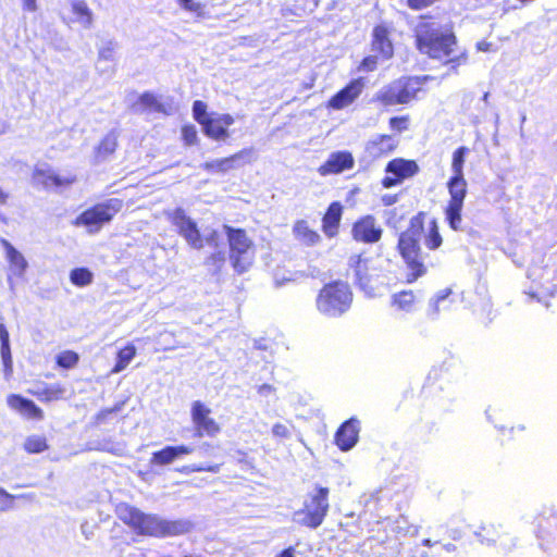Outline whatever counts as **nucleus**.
<instances>
[{"label":"nucleus","instance_id":"3c124183","mask_svg":"<svg viewBox=\"0 0 557 557\" xmlns=\"http://www.w3.org/2000/svg\"><path fill=\"white\" fill-rule=\"evenodd\" d=\"M22 2H23V8L26 11L35 12L37 10L36 0H22Z\"/></svg>","mask_w":557,"mask_h":557},{"label":"nucleus","instance_id":"9d476101","mask_svg":"<svg viewBox=\"0 0 557 557\" xmlns=\"http://www.w3.org/2000/svg\"><path fill=\"white\" fill-rule=\"evenodd\" d=\"M166 218L178 228L180 234L194 248L200 249L203 246L197 224L188 218L184 210L177 208L172 211H165Z\"/></svg>","mask_w":557,"mask_h":557},{"label":"nucleus","instance_id":"a18cd8bd","mask_svg":"<svg viewBox=\"0 0 557 557\" xmlns=\"http://www.w3.org/2000/svg\"><path fill=\"white\" fill-rule=\"evenodd\" d=\"M376 67V58L368 57L361 63V69L367 71H373Z\"/></svg>","mask_w":557,"mask_h":557},{"label":"nucleus","instance_id":"a878e982","mask_svg":"<svg viewBox=\"0 0 557 557\" xmlns=\"http://www.w3.org/2000/svg\"><path fill=\"white\" fill-rule=\"evenodd\" d=\"M396 147V141L392 136L379 135L371 139L367 145V150L374 157L388 153Z\"/></svg>","mask_w":557,"mask_h":557},{"label":"nucleus","instance_id":"6ab92c4d","mask_svg":"<svg viewBox=\"0 0 557 557\" xmlns=\"http://www.w3.org/2000/svg\"><path fill=\"white\" fill-rule=\"evenodd\" d=\"M0 244L3 247L4 255L10 264L11 271L14 275L22 277L28 267L25 257L5 238H1Z\"/></svg>","mask_w":557,"mask_h":557},{"label":"nucleus","instance_id":"de8ad7c7","mask_svg":"<svg viewBox=\"0 0 557 557\" xmlns=\"http://www.w3.org/2000/svg\"><path fill=\"white\" fill-rule=\"evenodd\" d=\"M435 1L436 0H408V3L413 9H420V8L426 7Z\"/></svg>","mask_w":557,"mask_h":557},{"label":"nucleus","instance_id":"c85d7f7f","mask_svg":"<svg viewBox=\"0 0 557 557\" xmlns=\"http://www.w3.org/2000/svg\"><path fill=\"white\" fill-rule=\"evenodd\" d=\"M0 342H1V358L4 366L5 374L12 372V356L10 348V335L3 323H0Z\"/></svg>","mask_w":557,"mask_h":557},{"label":"nucleus","instance_id":"72a5a7b5","mask_svg":"<svg viewBox=\"0 0 557 557\" xmlns=\"http://www.w3.org/2000/svg\"><path fill=\"white\" fill-rule=\"evenodd\" d=\"M414 295L412 292H400L393 296V305L396 306L399 310L410 311L414 304Z\"/></svg>","mask_w":557,"mask_h":557},{"label":"nucleus","instance_id":"b1692460","mask_svg":"<svg viewBox=\"0 0 557 557\" xmlns=\"http://www.w3.org/2000/svg\"><path fill=\"white\" fill-rule=\"evenodd\" d=\"M372 47L374 51L380 52L385 59L393 55V45L385 26L379 25L374 28Z\"/></svg>","mask_w":557,"mask_h":557},{"label":"nucleus","instance_id":"49530a36","mask_svg":"<svg viewBox=\"0 0 557 557\" xmlns=\"http://www.w3.org/2000/svg\"><path fill=\"white\" fill-rule=\"evenodd\" d=\"M99 58L103 59V60H112L113 59V48L110 45L102 47L99 50Z\"/></svg>","mask_w":557,"mask_h":557},{"label":"nucleus","instance_id":"ea45409f","mask_svg":"<svg viewBox=\"0 0 557 557\" xmlns=\"http://www.w3.org/2000/svg\"><path fill=\"white\" fill-rule=\"evenodd\" d=\"M180 4L197 16H201L205 12V5L197 0H180Z\"/></svg>","mask_w":557,"mask_h":557},{"label":"nucleus","instance_id":"6e6552de","mask_svg":"<svg viewBox=\"0 0 557 557\" xmlns=\"http://www.w3.org/2000/svg\"><path fill=\"white\" fill-rule=\"evenodd\" d=\"M467 181L465 177L451 176L447 183L450 199L445 210L449 226L457 231L460 230L462 218L461 211L467 195Z\"/></svg>","mask_w":557,"mask_h":557},{"label":"nucleus","instance_id":"39448f33","mask_svg":"<svg viewBox=\"0 0 557 557\" xmlns=\"http://www.w3.org/2000/svg\"><path fill=\"white\" fill-rule=\"evenodd\" d=\"M230 243V259L237 273L246 272L253 261L252 242L244 230L224 225Z\"/></svg>","mask_w":557,"mask_h":557},{"label":"nucleus","instance_id":"5701e85b","mask_svg":"<svg viewBox=\"0 0 557 557\" xmlns=\"http://www.w3.org/2000/svg\"><path fill=\"white\" fill-rule=\"evenodd\" d=\"M343 206L335 201L332 202L323 216V232L327 237H334L337 234L342 220Z\"/></svg>","mask_w":557,"mask_h":557},{"label":"nucleus","instance_id":"4be33fe9","mask_svg":"<svg viewBox=\"0 0 557 557\" xmlns=\"http://www.w3.org/2000/svg\"><path fill=\"white\" fill-rule=\"evenodd\" d=\"M193 447L181 445V446H168L159 451L152 454L151 463L158 466H165L172 463L182 455H188L193 453Z\"/></svg>","mask_w":557,"mask_h":557},{"label":"nucleus","instance_id":"473e14b6","mask_svg":"<svg viewBox=\"0 0 557 557\" xmlns=\"http://www.w3.org/2000/svg\"><path fill=\"white\" fill-rule=\"evenodd\" d=\"M92 273L86 268H77L71 271V282L79 287L87 286L92 282Z\"/></svg>","mask_w":557,"mask_h":557},{"label":"nucleus","instance_id":"1a4fd4ad","mask_svg":"<svg viewBox=\"0 0 557 557\" xmlns=\"http://www.w3.org/2000/svg\"><path fill=\"white\" fill-rule=\"evenodd\" d=\"M398 246L403 258L411 270L407 276V282L412 283L425 273V268L420 258L418 242L409 233H404L399 238Z\"/></svg>","mask_w":557,"mask_h":557},{"label":"nucleus","instance_id":"338daca9","mask_svg":"<svg viewBox=\"0 0 557 557\" xmlns=\"http://www.w3.org/2000/svg\"><path fill=\"white\" fill-rule=\"evenodd\" d=\"M186 557H198V556L190 555V556H186Z\"/></svg>","mask_w":557,"mask_h":557},{"label":"nucleus","instance_id":"e433bc0d","mask_svg":"<svg viewBox=\"0 0 557 557\" xmlns=\"http://www.w3.org/2000/svg\"><path fill=\"white\" fill-rule=\"evenodd\" d=\"M207 108V103L201 100H196L193 104V116L201 126L212 115V112L209 113Z\"/></svg>","mask_w":557,"mask_h":557},{"label":"nucleus","instance_id":"680f3d73","mask_svg":"<svg viewBox=\"0 0 557 557\" xmlns=\"http://www.w3.org/2000/svg\"><path fill=\"white\" fill-rule=\"evenodd\" d=\"M4 133V127L3 125L0 124V134Z\"/></svg>","mask_w":557,"mask_h":557},{"label":"nucleus","instance_id":"4d7b16f0","mask_svg":"<svg viewBox=\"0 0 557 557\" xmlns=\"http://www.w3.org/2000/svg\"><path fill=\"white\" fill-rule=\"evenodd\" d=\"M216 236H218V235H216V232H215V231H213V232H212V233L207 237V239H206V240H207V243H208L209 245L216 246Z\"/></svg>","mask_w":557,"mask_h":557},{"label":"nucleus","instance_id":"79ce46f5","mask_svg":"<svg viewBox=\"0 0 557 557\" xmlns=\"http://www.w3.org/2000/svg\"><path fill=\"white\" fill-rule=\"evenodd\" d=\"M272 434L277 438H288L292 435L289 428L283 423H275L272 426Z\"/></svg>","mask_w":557,"mask_h":557},{"label":"nucleus","instance_id":"603ef678","mask_svg":"<svg viewBox=\"0 0 557 557\" xmlns=\"http://www.w3.org/2000/svg\"><path fill=\"white\" fill-rule=\"evenodd\" d=\"M492 44L487 41H480L476 44V49L482 52H487L491 50Z\"/></svg>","mask_w":557,"mask_h":557},{"label":"nucleus","instance_id":"cd10ccee","mask_svg":"<svg viewBox=\"0 0 557 557\" xmlns=\"http://www.w3.org/2000/svg\"><path fill=\"white\" fill-rule=\"evenodd\" d=\"M372 259L369 257H363L362 255L352 256L350 258L349 264L355 269L356 276L359 280V283L362 287H366L369 272L371 270Z\"/></svg>","mask_w":557,"mask_h":557},{"label":"nucleus","instance_id":"393cba45","mask_svg":"<svg viewBox=\"0 0 557 557\" xmlns=\"http://www.w3.org/2000/svg\"><path fill=\"white\" fill-rule=\"evenodd\" d=\"M117 147V139L114 134H108L102 138L99 145L95 148L92 162L95 164L102 163L112 156Z\"/></svg>","mask_w":557,"mask_h":557},{"label":"nucleus","instance_id":"f03ea898","mask_svg":"<svg viewBox=\"0 0 557 557\" xmlns=\"http://www.w3.org/2000/svg\"><path fill=\"white\" fill-rule=\"evenodd\" d=\"M417 47L433 59H447V62H466V54L454 57L456 37L449 29H443L433 22L420 23L416 28Z\"/></svg>","mask_w":557,"mask_h":557},{"label":"nucleus","instance_id":"0eeeda50","mask_svg":"<svg viewBox=\"0 0 557 557\" xmlns=\"http://www.w3.org/2000/svg\"><path fill=\"white\" fill-rule=\"evenodd\" d=\"M422 82L418 77L399 79L380 90L376 100L384 106L404 104L414 99L421 90Z\"/></svg>","mask_w":557,"mask_h":557},{"label":"nucleus","instance_id":"6e6d98bb","mask_svg":"<svg viewBox=\"0 0 557 557\" xmlns=\"http://www.w3.org/2000/svg\"><path fill=\"white\" fill-rule=\"evenodd\" d=\"M278 557H296L295 556V548L294 547H288L286 549H284L280 555Z\"/></svg>","mask_w":557,"mask_h":557},{"label":"nucleus","instance_id":"bb28decb","mask_svg":"<svg viewBox=\"0 0 557 557\" xmlns=\"http://www.w3.org/2000/svg\"><path fill=\"white\" fill-rule=\"evenodd\" d=\"M293 233L300 243L312 246L319 243L320 235L311 230L308 223L304 220H299L294 224Z\"/></svg>","mask_w":557,"mask_h":557},{"label":"nucleus","instance_id":"f704fd0d","mask_svg":"<svg viewBox=\"0 0 557 557\" xmlns=\"http://www.w3.org/2000/svg\"><path fill=\"white\" fill-rule=\"evenodd\" d=\"M24 448L30 454H38L48 448L46 438L40 435H33L26 438Z\"/></svg>","mask_w":557,"mask_h":557},{"label":"nucleus","instance_id":"20e7f679","mask_svg":"<svg viewBox=\"0 0 557 557\" xmlns=\"http://www.w3.org/2000/svg\"><path fill=\"white\" fill-rule=\"evenodd\" d=\"M329 493L327 487L317 486L308 494L304 508L293 513V521L310 529L320 527L330 508Z\"/></svg>","mask_w":557,"mask_h":557},{"label":"nucleus","instance_id":"f257e3e1","mask_svg":"<svg viewBox=\"0 0 557 557\" xmlns=\"http://www.w3.org/2000/svg\"><path fill=\"white\" fill-rule=\"evenodd\" d=\"M117 517L141 535L166 537L186 534L191 531L189 520H166L157 515H147L128 505L120 504L116 507Z\"/></svg>","mask_w":557,"mask_h":557},{"label":"nucleus","instance_id":"9b49d317","mask_svg":"<svg viewBox=\"0 0 557 557\" xmlns=\"http://www.w3.org/2000/svg\"><path fill=\"white\" fill-rule=\"evenodd\" d=\"M383 234V228L373 215H364L357 220L351 228L355 240L364 244L377 243Z\"/></svg>","mask_w":557,"mask_h":557},{"label":"nucleus","instance_id":"c03bdc74","mask_svg":"<svg viewBox=\"0 0 557 557\" xmlns=\"http://www.w3.org/2000/svg\"><path fill=\"white\" fill-rule=\"evenodd\" d=\"M389 124L393 129L401 132L407 128V117H392Z\"/></svg>","mask_w":557,"mask_h":557},{"label":"nucleus","instance_id":"c9c22d12","mask_svg":"<svg viewBox=\"0 0 557 557\" xmlns=\"http://www.w3.org/2000/svg\"><path fill=\"white\" fill-rule=\"evenodd\" d=\"M442 245V236L438 233V226L435 220H432L429 226V234L425 237V246L430 249H436Z\"/></svg>","mask_w":557,"mask_h":557},{"label":"nucleus","instance_id":"c756f323","mask_svg":"<svg viewBox=\"0 0 557 557\" xmlns=\"http://www.w3.org/2000/svg\"><path fill=\"white\" fill-rule=\"evenodd\" d=\"M137 354V350H136V347L132 344H128L127 346H125L124 348H122L119 352H117V356H116V363L115 366L113 367V369L111 370V373L115 374V373H120L122 372L124 369H126V367L132 362V360L135 358Z\"/></svg>","mask_w":557,"mask_h":557},{"label":"nucleus","instance_id":"4c0bfd02","mask_svg":"<svg viewBox=\"0 0 557 557\" xmlns=\"http://www.w3.org/2000/svg\"><path fill=\"white\" fill-rule=\"evenodd\" d=\"M181 135L185 146H195L198 144L199 137L195 125H184L181 129Z\"/></svg>","mask_w":557,"mask_h":557},{"label":"nucleus","instance_id":"7c9ffc66","mask_svg":"<svg viewBox=\"0 0 557 557\" xmlns=\"http://www.w3.org/2000/svg\"><path fill=\"white\" fill-rule=\"evenodd\" d=\"M72 12L77 16V22L84 27L89 28L92 24V12L85 1L78 0L72 3Z\"/></svg>","mask_w":557,"mask_h":557},{"label":"nucleus","instance_id":"a19ab883","mask_svg":"<svg viewBox=\"0 0 557 557\" xmlns=\"http://www.w3.org/2000/svg\"><path fill=\"white\" fill-rule=\"evenodd\" d=\"M156 104H157L156 97L149 92L141 95L139 98V101L137 103V106L139 107L138 110L153 108Z\"/></svg>","mask_w":557,"mask_h":557},{"label":"nucleus","instance_id":"58836bf2","mask_svg":"<svg viewBox=\"0 0 557 557\" xmlns=\"http://www.w3.org/2000/svg\"><path fill=\"white\" fill-rule=\"evenodd\" d=\"M78 355L72 350H65L58 355L57 362L62 368H73L78 362Z\"/></svg>","mask_w":557,"mask_h":557},{"label":"nucleus","instance_id":"2eb2a0df","mask_svg":"<svg viewBox=\"0 0 557 557\" xmlns=\"http://www.w3.org/2000/svg\"><path fill=\"white\" fill-rule=\"evenodd\" d=\"M191 420L199 434L214 435L220 431L219 424L210 417L211 409L200 400L191 404Z\"/></svg>","mask_w":557,"mask_h":557},{"label":"nucleus","instance_id":"a211bd4d","mask_svg":"<svg viewBox=\"0 0 557 557\" xmlns=\"http://www.w3.org/2000/svg\"><path fill=\"white\" fill-rule=\"evenodd\" d=\"M359 434V421L350 419L346 421L336 433V444L342 450H349L352 448Z\"/></svg>","mask_w":557,"mask_h":557},{"label":"nucleus","instance_id":"8fccbe9b","mask_svg":"<svg viewBox=\"0 0 557 557\" xmlns=\"http://www.w3.org/2000/svg\"><path fill=\"white\" fill-rule=\"evenodd\" d=\"M13 496L8 494L3 488H0V502L3 503L7 507H10L12 504Z\"/></svg>","mask_w":557,"mask_h":557},{"label":"nucleus","instance_id":"423d86ee","mask_svg":"<svg viewBox=\"0 0 557 557\" xmlns=\"http://www.w3.org/2000/svg\"><path fill=\"white\" fill-rule=\"evenodd\" d=\"M123 201L117 198H111L104 202L98 203L79 214L74 224L76 226H85L89 233H97L104 223L121 211Z\"/></svg>","mask_w":557,"mask_h":557},{"label":"nucleus","instance_id":"052dcab7","mask_svg":"<svg viewBox=\"0 0 557 557\" xmlns=\"http://www.w3.org/2000/svg\"><path fill=\"white\" fill-rule=\"evenodd\" d=\"M488 97H490V94H488V92H485V94L483 95V97H482V100H483L485 103H487V101H488Z\"/></svg>","mask_w":557,"mask_h":557},{"label":"nucleus","instance_id":"0e129e2a","mask_svg":"<svg viewBox=\"0 0 557 557\" xmlns=\"http://www.w3.org/2000/svg\"><path fill=\"white\" fill-rule=\"evenodd\" d=\"M386 203H387V205H391V203H392L391 198H387V202H386Z\"/></svg>","mask_w":557,"mask_h":557},{"label":"nucleus","instance_id":"864d4df0","mask_svg":"<svg viewBox=\"0 0 557 557\" xmlns=\"http://www.w3.org/2000/svg\"><path fill=\"white\" fill-rule=\"evenodd\" d=\"M193 471H210V472H218L219 471V466L214 465V466H210V467H207V468H203V467H193L191 468Z\"/></svg>","mask_w":557,"mask_h":557},{"label":"nucleus","instance_id":"2f4dec72","mask_svg":"<svg viewBox=\"0 0 557 557\" xmlns=\"http://www.w3.org/2000/svg\"><path fill=\"white\" fill-rule=\"evenodd\" d=\"M469 152L467 147H459L453 152L451 156V172L453 176L465 177L463 166L466 162V156Z\"/></svg>","mask_w":557,"mask_h":557},{"label":"nucleus","instance_id":"7ed1b4c3","mask_svg":"<svg viewBox=\"0 0 557 557\" xmlns=\"http://www.w3.org/2000/svg\"><path fill=\"white\" fill-rule=\"evenodd\" d=\"M352 293L343 282L326 284L315 299L317 310L326 317H339L351 306Z\"/></svg>","mask_w":557,"mask_h":557},{"label":"nucleus","instance_id":"e2e57ef3","mask_svg":"<svg viewBox=\"0 0 557 557\" xmlns=\"http://www.w3.org/2000/svg\"><path fill=\"white\" fill-rule=\"evenodd\" d=\"M424 545L430 546V540H425Z\"/></svg>","mask_w":557,"mask_h":557},{"label":"nucleus","instance_id":"37998d69","mask_svg":"<svg viewBox=\"0 0 557 557\" xmlns=\"http://www.w3.org/2000/svg\"><path fill=\"white\" fill-rule=\"evenodd\" d=\"M552 272H553L552 270H545L544 275L542 277V280H543L542 286H543L544 290L547 294H549L550 296H553L554 294L557 293V283H553L552 285L548 284Z\"/></svg>","mask_w":557,"mask_h":557},{"label":"nucleus","instance_id":"dca6fc26","mask_svg":"<svg viewBox=\"0 0 557 557\" xmlns=\"http://www.w3.org/2000/svg\"><path fill=\"white\" fill-rule=\"evenodd\" d=\"M386 172L395 176H386L383 180V186L389 188L403 180L413 176L418 172V165L414 161L395 159L387 164Z\"/></svg>","mask_w":557,"mask_h":557},{"label":"nucleus","instance_id":"f3484780","mask_svg":"<svg viewBox=\"0 0 557 557\" xmlns=\"http://www.w3.org/2000/svg\"><path fill=\"white\" fill-rule=\"evenodd\" d=\"M355 165L354 157L348 151H336L329 156L327 160L319 166L318 172L322 176L339 174Z\"/></svg>","mask_w":557,"mask_h":557},{"label":"nucleus","instance_id":"09e8293b","mask_svg":"<svg viewBox=\"0 0 557 557\" xmlns=\"http://www.w3.org/2000/svg\"><path fill=\"white\" fill-rule=\"evenodd\" d=\"M274 391H275L274 387L269 384H262L258 387V393L263 397H268V396L272 395L274 393Z\"/></svg>","mask_w":557,"mask_h":557},{"label":"nucleus","instance_id":"ddd939ff","mask_svg":"<svg viewBox=\"0 0 557 557\" xmlns=\"http://www.w3.org/2000/svg\"><path fill=\"white\" fill-rule=\"evenodd\" d=\"M234 124V117L228 113L212 112L201 126L206 136L213 140H226L230 137L228 127Z\"/></svg>","mask_w":557,"mask_h":557},{"label":"nucleus","instance_id":"5fc2aeb1","mask_svg":"<svg viewBox=\"0 0 557 557\" xmlns=\"http://www.w3.org/2000/svg\"><path fill=\"white\" fill-rule=\"evenodd\" d=\"M9 197V193L0 186V206L7 205Z\"/></svg>","mask_w":557,"mask_h":557},{"label":"nucleus","instance_id":"69168bd1","mask_svg":"<svg viewBox=\"0 0 557 557\" xmlns=\"http://www.w3.org/2000/svg\"><path fill=\"white\" fill-rule=\"evenodd\" d=\"M386 203H387V205H391V203H392L391 198H387V202H386Z\"/></svg>","mask_w":557,"mask_h":557},{"label":"nucleus","instance_id":"4468645a","mask_svg":"<svg viewBox=\"0 0 557 557\" xmlns=\"http://www.w3.org/2000/svg\"><path fill=\"white\" fill-rule=\"evenodd\" d=\"M363 89L364 82L362 78L352 79L327 101V108L333 110L346 109L358 99Z\"/></svg>","mask_w":557,"mask_h":557},{"label":"nucleus","instance_id":"13d9d810","mask_svg":"<svg viewBox=\"0 0 557 557\" xmlns=\"http://www.w3.org/2000/svg\"><path fill=\"white\" fill-rule=\"evenodd\" d=\"M214 262L223 263L225 260V255L223 252H218L211 258Z\"/></svg>","mask_w":557,"mask_h":557},{"label":"nucleus","instance_id":"f8f14e48","mask_svg":"<svg viewBox=\"0 0 557 557\" xmlns=\"http://www.w3.org/2000/svg\"><path fill=\"white\" fill-rule=\"evenodd\" d=\"M75 181V175H60L45 164L37 165L33 172L34 185L41 186L42 188L67 187Z\"/></svg>","mask_w":557,"mask_h":557},{"label":"nucleus","instance_id":"412c9836","mask_svg":"<svg viewBox=\"0 0 557 557\" xmlns=\"http://www.w3.org/2000/svg\"><path fill=\"white\" fill-rule=\"evenodd\" d=\"M8 405L13 410L18 411L27 419H42V410L35 405L34 401L23 398L18 395H10L8 397Z\"/></svg>","mask_w":557,"mask_h":557},{"label":"nucleus","instance_id":"aec40b11","mask_svg":"<svg viewBox=\"0 0 557 557\" xmlns=\"http://www.w3.org/2000/svg\"><path fill=\"white\" fill-rule=\"evenodd\" d=\"M250 156V150H242L231 157L207 161L202 168L208 172L225 173L236 166V162Z\"/></svg>","mask_w":557,"mask_h":557},{"label":"nucleus","instance_id":"bf43d9fd","mask_svg":"<svg viewBox=\"0 0 557 557\" xmlns=\"http://www.w3.org/2000/svg\"><path fill=\"white\" fill-rule=\"evenodd\" d=\"M119 409H120L119 407H114L113 409L106 410V411H103L102 413L104 414V413L115 412V411H117Z\"/></svg>","mask_w":557,"mask_h":557}]
</instances>
